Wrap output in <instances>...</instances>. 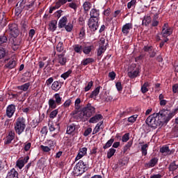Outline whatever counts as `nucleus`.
<instances>
[{"label": "nucleus", "mask_w": 178, "mask_h": 178, "mask_svg": "<svg viewBox=\"0 0 178 178\" xmlns=\"http://www.w3.org/2000/svg\"><path fill=\"white\" fill-rule=\"evenodd\" d=\"M82 109L87 119L91 118V116L95 113V107L92 106L90 103H88L86 106L83 107Z\"/></svg>", "instance_id": "5"}, {"label": "nucleus", "mask_w": 178, "mask_h": 178, "mask_svg": "<svg viewBox=\"0 0 178 178\" xmlns=\"http://www.w3.org/2000/svg\"><path fill=\"white\" fill-rule=\"evenodd\" d=\"M160 152L161 154H165V152L166 154H168V155L172 154V151L170 150V149H169V146H168V145H164L162 147H161Z\"/></svg>", "instance_id": "30"}, {"label": "nucleus", "mask_w": 178, "mask_h": 178, "mask_svg": "<svg viewBox=\"0 0 178 178\" xmlns=\"http://www.w3.org/2000/svg\"><path fill=\"white\" fill-rule=\"evenodd\" d=\"M137 5V0H131V1L128 2L127 8L128 9H131V8H136Z\"/></svg>", "instance_id": "50"}, {"label": "nucleus", "mask_w": 178, "mask_h": 178, "mask_svg": "<svg viewBox=\"0 0 178 178\" xmlns=\"http://www.w3.org/2000/svg\"><path fill=\"white\" fill-rule=\"evenodd\" d=\"M80 129V125L76 123H72L68 124L67 127V134L74 136L76 133H79V129Z\"/></svg>", "instance_id": "8"}, {"label": "nucleus", "mask_w": 178, "mask_h": 178, "mask_svg": "<svg viewBox=\"0 0 178 178\" xmlns=\"http://www.w3.org/2000/svg\"><path fill=\"white\" fill-rule=\"evenodd\" d=\"M115 141V138H111L110 140L107 141L106 145L103 146L104 149H108V148L112 147V144H113Z\"/></svg>", "instance_id": "43"}, {"label": "nucleus", "mask_w": 178, "mask_h": 178, "mask_svg": "<svg viewBox=\"0 0 178 178\" xmlns=\"http://www.w3.org/2000/svg\"><path fill=\"white\" fill-rule=\"evenodd\" d=\"M78 154H79L80 158H83V156L87 155V147L79 149Z\"/></svg>", "instance_id": "44"}, {"label": "nucleus", "mask_w": 178, "mask_h": 178, "mask_svg": "<svg viewBox=\"0 0 178 178\" xmlns=\"http://www.w3.org/2000/svg\"><path fill=\"white\" fill-rule=\"evenodd\" d=\"M48 105L50 109H56L58 103L55 102V99H49L48 102Z\"/></svg>", "instance_id": "32"}, {"label": "nucleus", "mask_w": 178, "mask_h": 178, "mask_svg": "<svg viewBox=\"0 0 178 178\" xmlns=\"http://www.w3.org/2000/svg\"><path fill=\"white\" fill-rule=\"evenodd\" d=\"M152 22V18H151V16L146 15L144 17L142 21V26H145V27H148V26L151 24Z\"/></svg>", "instance_id": "25"}, {"label": "nucleus", "mask_w": 178, "mask_h": 178, "mask_svg": "<svg viewBox=\"0 0 178 178\" xmlns=\"http://www.w3.org/2000/svg\"><path fill=\"white\" fill-rule=\"evenodd\" d=\"M15 131H8V133L4 140L5 145H9V144H11L12 141H13V140H15Z\"/></svg>", "instance_id": "11"}, {"label": "nucleus", "mask_w": 178, "mask_h": 178, "mask_svg": "<svg viewBox=\"0 0 178 178\" xmlns=\"http://www.w3.org/2000/svg\"><path fill=\"white\" fill-rule=\"evenodd\" d=\"M178 168V164L176 163V161H173L170 163L168 169L170 172H175V170H177Z\"/></svg>", "instance_id": "36"}, {"label": "nucleus", "mask_w": 178, "mask_h": 178, "mask_svg": "<svg viewBox=\"0 0 178 178\" xmlns=\"http://www.w3.org/2000/svg\"><path fill=\"white\" fill-rule=\"evenodd\" d=\"M131 145H133V140H129L124 147V152H126V151H127L129 148H131Z\"/></svg>", "instance_id": "64"}, {"label": "nucleus", "mask_w": 178, "mask_h": 178, "mask_svg": "<svg viewBox=\"0 0 178 178\" xmlns=\"http://www.w3.org/2000/svg\"><path fill=\"white\" fill-rule=\"evenodd\" d=\"M8 55H9L8 44H6L4 47H0V59H3Z\"/></svg>", "instance_id": "18"}, {"label": "nucleus", "mask_w": 178, "mask_h": 178, "mask_svg": "<svg viewBox=\"0 0 178 178\" xmlns=\"http://www.w3.org/2000/svg\"><path fill=\"white\" fill-rule=\"evenodd\" d=\"M103 119L104 116H102L101 114H96L90 118L89 123H98L99 120H102Z\"/></svg>", "instance_id": "21"}, {"label": "nucleus", "mask_w": 178, "mask_h": 178, "mask_svg": "<svg viewBox=\"0 0 178 178\" xmlns=\"http://www.w3.org/2000/svg\"><path fill=\"white\" fill-rule=\"evenodd\" d=\"M102 124H104V122H100L97 123L93 129L92 134H97V133H99V130L102 129Z\"/></svg>", "instance_id": "33"}, {"label": "nucleus", "mask_w": 178, "mask_h": 178, "mask_svg": "<svg viewBox=\"0 0 178 178\" xmlns=\"http://www.w3.org/2000/svg\"><path fill=\"white\" fill-rule=\"evenodd\" d=\"M15 133L20 136L26 129V119L23 117H19L14 124Z\"/></svg>", "instance_id": "2"}, {"label": "nucleus", "mask_w": 178, "mask_h": 178, "mask_svg": "<svg viewBox=\"0 0 178 178\" xmlns=\"http://www.w3.org/2000/svg\"><path fill=\"white\" fill-rule=\"evenodd\" d=\"M81 99L77 98L74 102V109H81Z\"/></svg>", "instance_id": "49"}, {"label": "nucleus", "mask_w": 178, "mask_h": 178, "mask_svg": "<svg viewBox=\"0 0 178 178\" xmlns=\"http://www.w3.org/2000/svg\"><path fill=\"white\" fill-rule=\"evenodd\" d=\"M74 170L79 173V175H83L88 170V167L84 163L83 160H80L75 165Z\"/></svg>", "instance_id": "4"}, {"label": "nucleus", "mask_w": 178, "mask_h": 178, "mask_svg": "<svg viewBox=\"0 0 178 178\" xmlns=\"http://www.w3.org/2000/svg\"><path fill=\"white\" fill-rule=\"evenodd\" d=\"M7 178H19V172L16 171V169H11L7 174Z\"/></svg>", "instance_id": "23"}, {"label": "nucleus", "mask_w": 178, "mask_h": 178, "mask_svg": "<svg viewBox=\"0 0 178 178\" xmlns=\"http://www.w3.org/2000/svg\"><path fill=\"white\" fill-rule=\"evenodd\" d=\"M95 60L92 58H84L81 63V66H87L88 65H91V63H94Z\"/></svg>", "instance_id": "26"}, {"label": "nucleus", "mask_w": 178, "mask_h": 178, "mask_svg": "<svg viewBox=\"0 0 178 178\" xmlns=\"http://www.w3.org/2000/svg\"><path fill=\"white\" fill-rule=\"evenodd\" d=\"M53 97L55 99L54 101L57 103V105H60L62 104V97H60L59 93H56Z\"/></svg>", "instance_id": "39"}, {"label": "nucleus", "mask_w": 178, "mask_h": 178, "mask_svg": "<svg viewBox=\"0 0 178 178\" xmlns=\"http://www.w3.org/2000/svg\"><path fill=\"white\" fill-rule=\"evenodd\" d=\"M115 152H116V149L114 148H111L108 149V152H107L108 159H111L115 155Z\"/></svg>", "instance_id": "46"}, {"label": "nucleus", "mask_w": 178, "mask_h": 178, "mask_svg": "<svg viewBox=\"0 0 178 178\" xmlns=\"http://www.w3.org/2000/svg\"><path fill=\"white\" fill-rule=\"evenodd\" d=\"M93 85H94V82L92 81H90V82H88V85L84 88L85 92H87V91H90Z\"/></svg>", "instance_id": "60"}, {"label": "nucleus", "mask_w": 178, "mask_h": 178, "mask_svg": "<svg viewBox=\"0 0 178 178\" xmlns=\"http://www.w3.org/2000/svg\"><path fill=\"white\" fill-rule=\"evenodd\" d=\"M57 24H58L57 20L54 19L51 21V22L49 24L51 31H55V30H56Z\"/></svg>", "instance_id": "34"}, {"label": "nucleus", "mask_w": 178, "mask_h": 178, "mask_svg": "<svg viewBox=\"0 0 178 178\" xmlns=\"http://www.w3.org/2000/svg\"><path fill=\"white\" fill-rule=\"evenodd\" d=\"M159 161V158L152 157L148 163H145V168L146 169L154 168V166H156V165H158Z\"/></svg>", "instance_id": "12"}, {"label": "nucleus", "mask_w": 178, "mask_h": 178, "mask_svg": "<svg viewBox=\"0 0 178 178\" xmlns=\"http://www.w3.org/2000/svg\"><path fill=\"white\" fill-rule=\"evenodd\" d=\"M92 4L90 1H85L83 4V8L85 13H88L90 9H91Z\"/></svg>", "instance_id": "28"}, {"label": "nucleus", "mask_w": 178, "mask_h": 178, "mask_svg": "<svg viewBox=\"0 0 178 178\" xmlns=\"http://www.w3.org/2000/svg\"><path fill=\"white\" fill-rule=\"evenodd\" d=\"M99 19H89L88 26L91 31H97L98 30V27H99Z\"/></svg>", "instance_id": "9"}, {"label": "nucleus", "mask_w": 178, "mask_h": 178, "mask_svg": "<svg viewBox=\"0 0 178 178\" xmlns=\"http://www.w3.org/2000/svg\"><path fill=\"white\" fill-rule=\"evenodd\" d=\"M45 145L50 148V149H54L55 148V143H54V140H47L44 143Z\"/></svg>", "instance_id": "40"}, {"label": "nucleus", "mask_w": 178, "mask_h": 178, "mask_svg": "<svg viewBox=\"0 0 178 178\" xmlns=\"http://www.w3.org/2000/svg\"><path fill=\"white\" fill-rule=\"evenodd\" d=\"M15 112L16 106L15 104H10L7 106L6 113L8 118H12Z\"/></svg>", "instance_id": "13"}, {"label": "nucleus", "mask_w": 178, "mask_h": 178, "mask_svg": "<svg viewBox=\"0 0 178 178\" xmlns=\"http://www.w3.org/2000/svg\"><path fill=\"white\" fill-rule=\"evenodd\" d=\"M70 105H72V99H68L64 102V104H63V106L64 108H69Z\"/></svg>", "instance_id": "62"}, {"label": "nucleus", "mask_w": 178, "mask_h": 178, "mask_svg": "<svg viewBox=\"0 0 178 178\" xmlns=\"http://www.w3.org/2000/svg\"><path fill=\"white\" fill-rule=\"evenodd\" d=\"M94 45L86 46L83 49V54H85V55H90V52L92 51Z\"/></svg>", "instance_id": "37"}, {"label": "nucleus", "mask_w": 178, "mask_h": 178, "mask_svg": "<svg viewBox=\"0 0 178 178\" xmlns=\"http://www.w3.org/2000/svg\"><path fill=\"white\" fill-rule=\"evenodd\" d=\"M57 60L61 66H65L67 62V58L65 57V54L62 53L58 55Z\"/></svg>", "instance_id": "20"}, {"label": "nucleus", "mask_w": 178, "mask_h": 178, "mask_svg": "<svg viewBox=\"0 0 178 178\" xmlns=\"http://www.w3.org/2000/svg\"><path fill=\"white\" fill-rule=\"evenodd\" d=\"M171 134L176 138L178 137V127L175 126L174 128H172Z\"/></svg>", "instance_id": "58"}, {"label": "nucleus", "mask_w": 178, "mask_h": 178, "mask_svg": "<svg viewBox=\"0 0 178 178\" xmlns=\"http://www.w3.org/2000/svg\"><path fill=\"white\" fill-rule=\"evenodd\" d=\"M24 165H26V164L24 163L23 160L19 159L17 161L16 166L17 168H19V169H23V168L24 167Z\"/></svg>", "instance_id": "54"}, {"label": "nucleus", "mask_w": 178, "mask_h": 178, "mask_svg": "<svg viewBox=\"0 0 178 178\" xmlns=\"http://www.w3.org/2000/svg\"><path fill=\"white\" fill-rule=\"evenodd\" d=\"M57 52H62L65 47H63V42H59L56 47Z\"/></svg>", "instance_id": "51"}, {"label": "nucleus", "mask_w": 178, "mask_h": 178, "mask_svg": "<svg viewBox=\"0 0 178 178\" xmlns=\"http://www.w3.org/2000/svg\"><path fill=\"white\" fill-rule=\"evenodd\" d=\"M97 51V60H101V58H102V54H105V51H106V46L99 45Z\"/></svg>", "instance_id": "19"}, {"label": "nucleus", "mask_w": 178, "mask_h": 178, "mask_svg": "<svg viewBox=\"0 0 178 178\" xmlns=\"http://www.w3.org/2000/svg\"><path fill=\"white\" fill-rule=\"evenodd\" d=\"M139 144L140 145V152L142 154V156H147L148 154V148L149 145L148 143L144 144V142H140Z\"/></svg>", "instance_id": "14"}, {"label": "nucleus", "mask_w": 178, "mask_h": 178, "mask_svg": "<svg viewBox=\"0 0 178 178\" xmlns=\"http://www.w3.org/2000/svg\"><path fill=\"white\" fill-rule=\"evenodd\" d=\"M74 52H76V54H81L83 52V46L80 44H75L74 47Z\"/></svg>", "instance_id": "45"}, {"label": "nucleus", "mask_w": 178, "mask_h": 178, "mask_svg": "<svg viewBox=\"0 0 178 178\" xmlns=\"http://www.w3.org/2000/svg\"><path fill=\"white\" fill-rule=\"evenodd\" d=\"M172 34H173V28L169 27V24L168 23L164 24L161 31L162 37L166 38V37H169Z\"/></svg>", "instance_id": "6"}, {"label": "nucleus", "mask_w": 178, "mask_h": 178, "mask_svg": "<svg viewBox=\"0 0 178 178\" xmlns=\"http://www.w3.org/2000/svg\"><path fill=\"white\" fill-rule=\"evenodd\" d=\"M29 87H30V82H28V83H24L22 86H17V89L21 90L22 91H27V90H29Z\"/></svg>", "instance_id": "38"}, {"label": "nucleus", "mask_w": 178, "mask_h": 178, "mask_svg": "<svg viewBox=\"0 0 178 178\" xmlns=\"http://www.w3.org/2000/svg\"><path fill=\"white\" fill-rule=\"evenodd\" d=\"M6 31L10 37H17L19 34V26L15 23L9 24Z\"/></svg>", "instance_id": "3"}, {"label": "nucleus", "mask_w": 178, "mask_h": 178, "mask_svg": "<svg viewBox=\"0 0 178 178\" xmlns=\"http://www.w3.org/2000/svg\"><path fill=\"white\" fill-rule=\"evenodd\" d=\"M121 140H122V143H127L129 141V140H130V134L127 133V134H124L122 136V138Z\"/></svg>", "instance_id": "56"}, {"label": "nucleus", "mask_w": 178, "mask_h": 178, "mask_svg": "<svg viewBox=\"0 0 178 178\" xmlns=\"http://www.w3.org/2000/svg\"><path fill=\"white\" fill-rule=\"evenodd\" d=\"M67 24V17L64 16L61 17L58 22V29H63Z\"/></svg>", "instance_id": "24"}, {"label": "nucleus", "mask_w": 178, "mask_h": 178, "mask_svg": "<svg viewBox=\"0 0 178 178\" xmlns=\"http://www.w3.org/2000/svg\"><path fill=\"white\" fill-rule=\"evenodd\" d=\"M148 87H149V83L145 82L144 84L141 86V92L143 94L148 92Z\"/></svg>", "instance_id": "41"}, {"label": "nucleus", "mask_w": 178, "mask_h": 178, "mask_svg": "<svg viewBox=\"0 0 178 178\" xmlns=\"http://www.w3.org/2000/svg\"><path fill=\"white\" fill-rule=\"evenodd\" d=\"M58 113H59V109L58 108L51 111L49 114L50 119H55V117L58 116Z\"/></svg>", "instance_id": "55"}, {"label": "nucleus", "mask_w": 178, "mask_h": 178, "mask_svg": "<svg viewBox=\"0 0 178 178\" xmlns=\"http://www.w3.org/2000/svg\"><path fill=\"white\" fill-rule=\"evenodd\" d=\"M3 44H8V37L5 34L0 35V47Z\"/></svg>", "instance_id": "42"}, {"label": "nucleus", "mask_w": 178, "mask_h": 178, "mask_svg": "<svg viewBox=\"0 0 178 178\" xmlns=\"http://www.w3.org/2000/svg\"><path fill=\"white\" fill-rule=\"evenodd\" d=\"M61 88H62V85H60L59 83V81H54L51 85V89L54 91H59V90H60Z\"/></svg>", "instance_id": "31"}, {"label": "nucleus", "mask_w": 178, "mask_h": 178, "mask_svg": "<svg viewBox=\"0 0 178 178\" xmlns=\"http://www.w3.org/2000/svg\"><path fill=\"white\" fill-rule=\"evenodd\" d=\"M137 118H138V115L136 114L128 118L127 120L129 123H134L137 120Z\"/></svg>", "instance_id": "57"}, {"label": "nucleus", "mask_w": 178, "mask_h": 178, "mask_svg": "<svg viewBox=\"0 0 178 178\" xmlns=\"http://www.w3.org/2000/svg\"><path fill=\"white\" fill-rule=\"evenodd\" d=\"M119 163L121 166H126V165L129 163V159H127V158L122 159V160L120 161Z\"/></svg>", "instance_id": "63"}, {"label": "nucleus", "mask_w": 178, "mask_h": 178, "mask_svg": "<svg viewBox=\"0 0 178 178\" xmlns=\"http://www.w3.org/2000/svg\"><path fill=\"white\" fill-rule=\"evenodd\" d=\"M102 88L101 86H97L90 95L89 98H94L97 97V95L99 94V90Z\"/></svg>", "instance_id": "29"}, {"label": "nucleus", "mask_w": 178, "mask_h": 178, "mask_svg": "<svg viewBox=\"0 0 178 178\" xmlns=\"http://www.w3.org/2000/svg\"><path fill=\"white\" fill-rule=\"evenodd\" d=\"M133 29V24L131 23H127L123 25L122 28V33L124 35H129V33H130V30Z\"/></svg>", "instance_id": "15"}, {"label": "nucleus", "mask_w": 178, "mask_h": 178, "mask_svg": "<svg viewBox=\"0 0 178 178\" xmlns=\"http://www.w3.org/2000/svg\"><path fill=\"white\" fill-rule=\"evenodd\" d=\"M74 119L79 122H86L88 118L86 117V114L84 113V111H83L82 108L81 111H79L77 115L74 116Z\"/></svg>", "instance_id": "16"}, {"label": "nucleus", "mask_w": 178, "mask_h": 178, "mask_svg": "<svg viewBox=\"0 0 178 178\" xmlns=\"http://www.w3.org/2000/svg\"><path fill=\"white\" fill-rule=\"evenodd\" d=\"M169 111L162 109L159 113H153L147 118L145 123L152 129H156L158 126H163L173 118V113H168Z\"/></svg>", "instance_id": "1"}, {"label": "nucleus", "mask_w": 178, "mask_h": 178, "mask_svg": "<svg viewBox=\"0 0 178 178\" xmlns=\"http://www.w3.org/2000/svg\"><path fill=\"white\" fill-rule=\"evenodd\" d=\"M128 76L130 79H136L140 76V67L136 68L134 71H131L128 72Z\"/></svg>", "instance_id": "22"}, {"label": "nucleus", "mask_w": 178, "mask_h": 178, "mask_svg": "<svg viewBox=\"0 0 178 178\" xmlns=\"http://www.w3.org/2000/svg\"><path fill=\"white\" fill-rule=\"evenodd\" d=\"M56 126H57V127H55L54 126V123L49 122L48 127H49V131H55V130H56V129L59 131V130H60V126L59 125V124H57Z\"/></svg>", "instance_id": "35"}, {"label": "nucleus", "mask_w": 178, "mask_h": 178, "mask_svg": "<svg viewBox=\"0 0 178 178\" xmlns=\"http://www.w3.org/2000/svg\"><path fill=\"white\" fill-rule=\"evenodd\" d=\"M64 27L67 33H72V31L73 30V24L68 23V24L65 25Z\"/></svg>", "instance_id": "59"}, {"label": "nucleus", "mask_w": 178, "mask_h": 178, "mask_svg": "<svg viewBox=\"0 0 178 178\" xmlns=\"http://www.w3.org/2000/svg\"><path fill=\"white\" fill-rule=\"evenodd\" d=\"M72 72L73 71H72V70H69L66 72H64L63 74H62L60 75L61 79H63V80H66V79H67L69 77V76H70V74H72Z\"/></svg>", "instance_id": "47"}, {"label": "nucleus", "mask_w": 178, "mask_h": 178, "mask_svg": "<svg viewBox=\"0 0 178 178\" xmlns=\"http://www.w3.org/2000/svg\"><path fill=\"white\" fill-rule=\"evenodd\" d=\"M27 0H22L19 3H17L16 7L15 8V15L17 16H19L23 12V10L24 9L26 10V3Z\"/></svg>", "instance_id": "10"}, {"label": "nucleus", "mask_w": 178, "mask_h": 178, "mask_svg": "<svg viewBox=\"0 0 178 178\" xmlns=\"http://www.w3.org/2000/svg\"><path fill=\"white\" fill-rule=\"evenodd\" d=\"M4 62L6 63L4 65L5 69H9V70H12V69H15L17 66V60L16 58H7L4 60Z\"/></svg>", "instance_id": "7"}, {"label": "nucleus", "mask_w": 178, "mask_h": 178, "mask_svg": "<svg viewBox=\"0 0 178 178\" xmlns=\"http://www.w3.org/2000/svg\"><path fill=\"white\" fill-rule=\"evenodd\" d=\"M55 6H51L49 8V13H53L54 10H56V9H59V8H60L58 4L56 2L55 3Z\"/></svg>", "instance_id": "61"}, {"label": "nucleus", "mask_w": 178, "mask_h": 178, "mask_svg": "<svg viewBox=\"0 0 178 178\" xmlns=\"http://www.w3.org/2000/svg\"><path fill=\"white\" fill-rule=\"evenodd\" d=\"M8 41L12 45H20V40H17V36H11L9 38Z\"/></svg>", "instance_id": "27"}, {"label": "nucleus", "mask_w": 178, "mask_h": 178, "mask_svg": "<svg viewBox=\"0 0 178 178\" xmlns=\"http://www.w3.org/2000/svg\"><path fill=\"white\" fill-rule=\"evenodd\" d=\"M21 27L24 31H27V29H29V22H27V21H22L21 22Z\"/></svg>", "instance_id": "53"}, {"label": "nucleus", "mask_w": 178, "mask_h": 178, "mask_svg": "<svg viewBox=\"0 0 178 178\" xmlns=\"http://www.w3.org/2000/svg\"><path fill=\"white\" fill-rule=\"evenodd\" d=\"M33 6H34V1H28L26 0L25 10H29V9H31Z\"/></svg>", "instance_id": "52"}, {"label": "nucleus", "mask_w": 178, "mask_h": 178, "mask_svg": "<svg viewBox=\"0 0 178 178\" xmlns=\"http://www.w3.org/2000/svg\"><path fill=\"white\" fill-rule=\"evenodd\" d=\"M72 1L73 0H56V3L60 8V6L67 3V2H72Z\"/></svg>", "instance_id": "48"}, {"label": "nucleus", "mask_w": 178, "mask_h": 178, "mask_svg": "<svg viewBox=\"0 0 178 178\" xmlns=\"http://www.w3.org/2000/svg\"><path fill=\"white\" fill-rule=\"evenodd\" d=\"M90 19L99 20V10H97V8H92L90 12Z\"/></svg>", "instance_id": "17"}]
</instances>
